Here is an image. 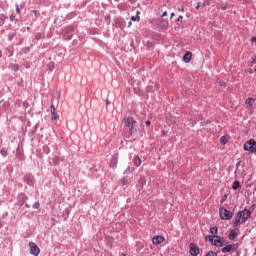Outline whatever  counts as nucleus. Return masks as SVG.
<instances>
[{
	"instance_id": "32",
	"label": "nucleus",
	"mask_w": 256,
	"mask_h": 256,
	"mask_svg": "<svg viewBox=\"0 0 256 256\" xmlns=\"http://www.w3.org/2000/svg\"><path fill=\"white\" fill-rule=\"evenodd\" d=\"M170 17L173 19V17H175V13L172 12Z\"/></svg>"
},
{
	"instance_id": "35",
	"label": "nucleus",
	"mask_w": 256,
	"mask_h": 256,
	"mask_svg": "<svg viewBox=\"0 0 256 256\" xmlns=\"http://www.w3.org/2000/svg\"><path fill=\"white\" fill-rule=\"evenodd\" d=\"M2 56H3V52H1V50H0V59H1Z\"/></svg>"
},
{
	"instance_id": "1",
	"label": "nucleus",
	"mask_w": 256,
	"mask_h": 256,
	"mask_svg": "<svg viewBox=\"0 0 256 256\" xmlns=\"http://www.w3.org/2000/svg\"><path fill=\"white\" fill-rule=\"evenodd\" d=\"M249 217H251V211H249L248 209L239 211L233 219L235 227L241 225V223H245V221H247Z\"/></svg>"
},
{
	"instance_id": "40",
	"label": "nucleus",
	"mask_w": 256,
	"mask_h": 256,
	"mask_svg": "<svg viewBox=\"0 0 256 256\" xmlns=\"http://www.w3.org/2000/svg\"><path fill=\"white\" fill-rule=\"evenodd\" d=\"M27 51H29V49H27V50H24V53H27Z\"/></svg>"
},
{
	"instance_id": "43",
	"label": "nucleus",
	"mask_w": 256,
	"mask_h": 256,
	"mask_svg": "<svg viewBox=\"0 0 256 256\" xmlns=\"http://www.w3.org/2000/svg\"><path fill=\"white\" fill-rule=\"evenodd\" d=\"M162 134L165 135V131H162Z\"/></svg>"
},
{
	"instance_id": "28",
	"label": "nucleus",
	"mask_w": 256,
	"mask_h": 256,
	"mask_svg": "<svg viewBox=\"0 0 256 256\" xmlns=\"http://www.w3.org/2000/svg\"><path fill=\"white\" fill-rule=\"evenodd\" d=\"M140 183H142V185L145 184V179H144V178H141V179H140Z\"/></svg>"
},
{
	"instance_id": "4",
	"label": "nucleus",
	"mask_w": 256,
	"mask_h": 256,
	"mask_svg": "<svg viewBox=\"0 0 256 256\" xmlns=\"http://www.w3.org/2000/svg\"><path fill=\"white\" fill-rule=\"evenodd\" d=\"M244 151H248L249 153H256V140L250 139L245 142Z\"/></svg>"
},
{
	"instance_id": "23",
	"label": "nucleus",
	"mask_w": 256,
	"mask_h": 256,
	"mask_svg": "<svg viewBox=\"0 0 256 256\" xmlns=\"http://www.w3.org/2000/svg\"><path fill=\"white\" fill-rule=\"evenodd\" d=\"M39 207H40L39 202H35V203L33 204V209H39Z\"/></svg>"
},
{
	"instance_id": "31",
	"label": "nucleus",
	"mask_w": 256,
	"mask_h": 256,
	"mask_svg": "<svg viewBox=\"0 0 256 256\" xmlns=\"http://www.w3.org/2000/svg\"><path fill=\"white\" fill-rule=\"evenodd\" d=\"M183 19V16H178L177 21H181Z\"/></svg>"
},
{
	"instance_id": "9",
	"label": "nucleus",
	"mask_w": 256,
	"mask_h": 256,
	"mask_svg": "<svg viewBox=\"0 0 256 256\" xmlns=\"http://www.w3.org/2000/svg\"><path fill=\"white\" fill-rule=\"evenodd\" d=\"M254 103H255V99H253L252 97H249L245 101V105H246L247 109H251L253 107Z\"/></svg>"
},
{
	"instance_id": "37",
	"label": "nucleus",
	"mask_w": 256,
	"mask_h": 256,
	"mask_svg": "<svg viewBox=\"0 0 256 256\" xmlns=\"http://www.w3.org/2000/svg\"><path fill=\"white\" fill-rule=\"evenodd\" d=\"M14 18H15V16H13V15H12V16H10V19H14Z\"/></svg>"
},
{
	"instance_id": "17",
	"label": "nucleus",
	"mask_w": 256,
	"mask_h": 256,
	"mask_svg": "<svg viewBox=\"0 0 256 256\" xmlns=\"http://www.w3.org/2000/svg\"><path fill=\"white\" fill-rule=\"evenodd\" d=\"M217 231H218L217 226L210 228V233H211L212 235H217Z\"/></svg>"
},
{
	"instance_id": "15",
	"label": "nucleus",
	"mask_w": 256,
	"mask_h": 256,
	"mask_svg": "<svg viewBox=\"0 0 256 256\" xmlns=\"http://www.w3.org/2000/svg\"><path fill=\"white\" fill-rule=\"evenodd\" d=\"M134 163H135L136 167H141V163H142L141 158L139 156H137L135 158V162Z\"/></svg>"
},
{
	"instance_id": "27",
	"label": "nucleus",
	"mask_w": 256,
	"mask_h": 256,
	"mask_svg": "<svg viewBox=\"0 0 256 256\" xmlns=\"http://www.w3.org/2000/svg\"><path fill=\"white\" fill-rule=\"evenodd\" d=\"M57 119V114H52V121H55Z\"/></svg>"
},
{
	"instance_id": "30",
	"label": "nucleus",
	"mask_w": 256,
	"mask_h": 256,
	"mask_svg": "<svg viewBox=\"0 0 256 256\" xmlns=\"http://www.w3.org/2000/svg\"><path fill=\"white\" fill-rule=\"evenodd\" d=\"M146 125H148V126L151 125V120H147Z\"/></svg>"
},
{
	"instance_id": "34",
	"label": "nucleus",
	"mask_w": 256,
	"mask_h": 256,
	"mask_svg": "<svg viewBox=\"0 0 256 256\" xmlns=\"http://www.w3.org/2000/svg\"><path fill=\"white\" fill-rule=\"evenodd\" d=\"M252 41H254V42L256 43V37H253V38H252Z\"/></svg>"
},
{
	"instance_id": "14",
	"label": "nucleus",
	"mask_w": 256,
	"mask_h": 256,
	"mask_svg": "<svg viewBox=\"0 0 256 256\" xmlns=\"http://www.w3.org/2000/svg\"><path fill=\"white\" fill-rule=\"evenodd\" d=\"M139 15H141V12L137 11L136 15L131 17V21H141V17H139Z\"/></svg>"
},
{
	"instance_id": "45",
	"label": "nucleus",
	"mask_w": 256,
	"mask_h": 256,
	"mask_svg": "<svg viewBox=\"0 0 256 256\" xmlns=\"http://www.w3.org/2000/svg\"><path fill=\"white\" fill-rule=\"evenodd\" d=\"M224 199H227V195L224 196Z\"/></svg>"
},
{
	"instance_id": "25",
	"label": "nucleus",
	"mask_w": 256,
	"mask_h": 256,
	"mask_svg": "<svg viewBox=\"0 0 256 256\" xmlns=\"http://www.w3.org/2000/svg\"><path fill=\"white\" fill-rule=\"evenodd\" d=\"M16 12L19 14L21 13V9H19V4H16Z\"/></svg>"
},
{
	"instance_id": "2",
	"label": "nucleus",
	"mask_w": 256,
	"mask_h": 256,
	"mask_svg": "<svg viewBox=\"0 0 256 256\" xmlns=\"http://www.w3.org/2000/svg\"><path fill=\"white\" fill-rule=\"evenodd\" d=\"M124 124L129 127L130 135L137 137L139 130L137 129V121L133 117H125Z\"/></svg>"
},
{
	"instance_id": "44",
	"label": "nucleus",
	"mask_w": 256,
	"mask_h": 256,
	"mask_svg": "<svg viewBox=\"0 0 256 256\" xmlns=\"http://www.w3.org/2000/svg\"><path fill=\"white\" fill-rule=\"evenodd\" d=\"M224 199H227V195L224 196Z\"/></svg>"
},
{
	"instance_id": "10",
	"label": "nucleus",
	"mask_w": 256,
	"mask_h": 256,
	"mask_svg": "<svg viewBox=\"0 0 256 256\" xmlns=\"http://www.w3.org/2000/svg\"><path fill=\"white\" fill-rule=\"evenodd\" d=\"M25 201H27V196H25V194H20L18 196V203L20 206L25 205Z\"/></svg>"
},
{
	"instance_id": "5",
	"label": "nucleus",
	"mask_w": 256,
	"mask_h": 256,
	"mask_svg": "<svg viewBox=\"0 0 256 256\" xmlns=\"http://www.w3.org/2000/svg\"><path fill=\"white\" fill-rule=\"evenodd\" d=\"M219 215H220V219H222L223 221H229V219L233 218V212L223 207L219 209Z\"/></svg>"
},
{
	"instance_id": "19",
	"label": "nucleus",
	"mask_w": 256,
	"mask_h": 256,
	"mask_svg": "<svg viewBox=\"0 0 256 256\" xmlns=\"http://www.w3.org/2000/svg\"><path fill=\"white\" fill-rule=\"evenodd\" d=\"M0 153H1V155H2L3 157H7V155H8L7 149H5V148H3V149L0 151Z\"/></svg>"
},
{
	"instance_id": "26",
	"label": "nucleus",
	"mask_w": 256,
	"mask_h": 256,
	"mask_svg": "<svg viewBox=\"0 0 256 256\" xmlns=\"http://www.w3.org/2000/svg\"><path fill=\"white\" fill-rule=\"evenodd\" d=\"M178 11H180V13H183V11H185V9L183 7H178Z\"/></svg>"
},
{
	"instance_id": "36",
	"label": "nucleus",
	"mask_w": 256,
	"mask_h": 256,
	"mask_svg": "<svg viewBox=\"0 0 256 256\" xmlns=\"http://www.w3.org/2000/svg\"><path fill=\"white\" fill-rule=\"evenodd\" d=\"M33 13H34L35 15H37V11H36V10H34Z\"/></svg>"
},
{
	"instance_id": "16",
	"label": "nucleus",
	"mask_w": 256,
	"mask_h": 256,
	"mask_svg": "<svg viewBox=\"0 0 256 256\" xmlns=\"http://www.w3.org/2000/svg\"><path fill=\"white\" fill-rule=\"evenodd\" d=\"M240 187L239 181H234L233 185H232V189H234V191H237V189Z\"/></svg>"
},
{
	"instance_id": "21",
	"label": "nucleus",
	"mask_w": 256,
	"mask_h": 256,
	"mask_svg": "<svg viewBox=\"0 0 256 256\" xmlns=\"http://www.w3.org/2000/svg\"><path fill=\"white\" fill-rule=\"evenodd\" d=\"M50 110H51L52 115H56V113H55L56 109H55L54 105H51Z\"/></svg>"
},
{
	"instance_id": "47",
	"label": "nucleus",
	"mask_w": 256,
	"mask_h": 256,
	"mask_svg": "<svg viewBox=\"0 0 256 256\" xmlns=\"http://www.w3.org/2000/svg\"><path fill=\"white\" fill-rule=\"evenodd\" d=\"M197 9H199V5H197Z\"/></svg>"
},
{
	"instance_id": "24",
	"label": "nucleus",
	"mask_w": 256,
	"mask_h": 256,
	"mask_svg": "<svg viewBox=\"0 0 256 256\" xmlns=\"http://www.w3.org/2000/svg\"><path fill=\"white\" fill-rule=\"evenodd\" d=\"M18 69H19V65H17V64L12 65L13 71H17Z\"/></svg>"
},
{
	"instance_id": "3",
	"label": "nucleus",
	"mask_w": 256,
	"mask_h": 256,
	"mask_svg": "<svg viewBox=\"0 0 256 256\" xmlns=\"http://www.w3.org/2000/svg\"><path fill=\"white\" fill-rule=\"evenodd\" d=\"M207 241H210L215 247H223V237L217 235H208L205 237Z\"/></svg>"
},
{
	"instance_id": "6",
	"label": "nucleus",
	"mask_w": 256,
	"mask_h": 256,
	"mask_svg": "<svg viewBox=\"0 0 256 256\" xmlns=\"http://www.w3.org/2000/svg\"><path fill=\"white\" fill-rule=\"evenodd\" d=\"M29 247L31 255L38 256L39 253H41L39 246H37V244H35L34 242H29Z\"/></svg>"
},
{
	"instance_id": "13",
	"label": "nucleus",
	"mask_w": 256,
	"mask_h": 256,
	"mask_svg": "<svg viewBox=\"0 0 256 256\" xmlns=\"http://www.w3.org/2000/svg\"><path fill=\"white\" fill-rule=\"evenodd\" d=\"M233 244H228L222 248V253H229V251L233 250Z\"/></svg>"
},
{
	"instance_id": "7",
	"label": "nucleus",
	"mask_w": 256,
	"mask_h": 256,
	"mask_svg": "<svg viewBox=\"0 0 256 256\" xmlns=\"http://www.w3.org/2000/svg\"><path fill=\"white\" fill-rule=\"evenodd\" d=\"M190 255L192 256H197L199 255V246L195 243L190 244V250H189Z\"/></svg>"
},
{
	"instance_id": "12",
	"label": "nucleus",
	"mask_w": 256,
	"mask_h": 256,
	"mask_svg": "<svg viewBox=\"0 0 256 256\" xmlns=\"http://www.w3.org/2000/svg\"><path fill=\"white\" fill-rule=\"evenodd\" d=\"M238 236H239V230H232L229 233V239H231V241H233V239H237Z\"/></svg>"
},
{
	"instance_id": "42",
	"label": "nucleus",
	"mask_w": 256,
	"mask_h": 256,
	"mask_svg": "<svg viewBox=\"0 0 256 256\" xmlns=\"http://www.w3.org/2000/svg\"><path fill=\"white\" fill-rule=\"evenodd\" d=\"M255 61H256V58L253 59V63H255Z\"/></svg>"
},
{
	"instance_id": "11",
	"label": "nucleus",
	"mask_w": 256,
	"mask_h": 256,
	"mask_svg": "<svg viewBox=\"0 0 256 256\" xmlns=\"http://www.w3.org/2000/svg\"><path fill=\"white\" fill-rule=\"evenodd\" d=\"M193 57V53L191 52H186V54L183 56V61L184 63H189Z\"/></svg>"
},
{
	"instance_id": "22",
	"label": "nucleus",
	"mask_w": 256,
	"mask_h": 256,
	"mask_svg": "<svg viewBox=\"0 0 256 256\" xmlns=\"http://www.w3.org/2000/svg\"><path fill=\"white\" fill-rule=\"evenodd\" d=\"M120 183H121V185H127V180H126V178H122V179L120 180Z\"/></svg>"
},
{
	"instance_id": "29",
	"label": "nucleus",
	"mask_w": 256,
	"mask_h": 256,
	"mask_svg": "<svg viewBox=\"0 0 256 256\" xmlns=\"http://www.w3.org/2000/svg\"><path fill=\"white\" fill-rule=\"evenodd\" d=\"M162 17H167V11L162 13Z\"/></svg>"
},
{
	"instance_id": "20",
	"label": "nucleus",
	"mask_w": 256,
	"mask_h": 256,
	"mask_svg": "<svg viewBox=\"0 0 256 256\" xmlns=\"http://www.w3.org/2000/svg\"><path fill=\"white\" fill-rule=\"evenodd\" d=\"M205 256H217V253L213 251H209Z\"/></svg>"
},
{
	"instance_id": "38",
	"label": "nucleus",
	"mask_w": 256,
	"mask_h": 256,
	"mask_svg": "<svg viewBox=\"0 0 256 256\" xmlns=\"http://www.w3.org/2000/svg\"><path fill=\"white\" fill-rule=\"evenodd\" d=\"M121 256H127V254H125V253H122V254H121Z\"/></svg>"
},
{
	"instance_id": "41",
	"label": "nucleus",
	"mask_w": 256,
	"mask_h": 256,
	"mask_svg": "<svg viewBox=\"0 0 256 256\" xmlns=\"http://www.w3.org/2000/svg\"><path fill=\"white\" fill-rule=\"evenodd\" d=\"M27 51H29V49H27V50H24V53H27Z\"/></svg>"
},
{
	"instance_id": "46",
	"label": "nucleus",
	"mask_w": 256,
	"mask_h": 256,
	"mask_svg": "<svg viewBox=\"0 0 256 256\" xmlns=\"http://www.w3.org/2000/svg\"><path fill=\"white\" fill-rule=\"evenodd\" d=\"M130 25H131V22H129L128 26L130 27Z\"/></svg>"
},
{
	"instance_id": "33",
	"label": "nucleus",
	"mask_w": 256,
	"mask_h": 256,
	"mask_svg": "<svg viewBox=\"0 0 256 256\" xmlns=\"http://www.w3.org/2000/svg\"><path fill=\"white\" fill-rule=\"evenodd\" d=\"M222 9L224 10L227 9V5L222 6Z\"/></svg>"
},
{
	"instance_id": "8",
	"label": "nucleus",
	"mask_w": 256,
	"mask_h": 256,
	"mask_svg": "<svg viewBox=\"0 0 256 256\" xmlns=\"http://www.w3.org/2000/svg\"><path fill=\"white\" fill-rule=\"evenodd\" d=\"M164 241H165V237L161 235H157L152 238V243L154 245H161V243H163Z\"/></svg>"
},
{
	"instance_id": "39",
	"label": "nucleus",
	"mask_w": 256,
	"mask_h": 256,
	"mask_svg": "<svg viewBox=\"0 0 256 256\" xmlns=\"http://www.w3.org/2000/svg\"><path fill=\"white\" fill-rule=\"evenodd\" d=\"M27 51H29V49H27V50H24V53H27Z\"/></svg>"
},
{
	"instance_id": "18",
	"label": "nucleus",
	"mask_w": 256,
	"mask_h": 256,
	"mask_svg": "<svg viewBox=\"0 0 256 256\" xmlns=\"http://www.w3.org/2000/svg\"><path fill=\"white\" fill-rule=\"evenodd\" d=\"M220 143H221V145H227V138L225 136H222L220 138Z\"/></svg>"
}]
</instances>
